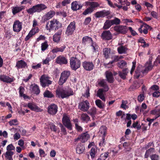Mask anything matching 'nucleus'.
I'll return each mask as SVG.
<instances>
[{"label":"nucleus","instance_id":"obj_29","mask_svg":"<svg viewBox=\"0 0 160 160\" xmlns=\"http://www.w3.org/2000/svg\"><path fill=\"white\" fill-rule=\"evenodd\" d=\"M26 63L23 61L21 60L18 61L17 62L16 67L18 68H24L26 66Z\"/></svg>","mask_w":160,"mask_h":160},{"label":"nucleus","instance_id":"obj_8","mask_svg":"<svg viewBox=\"0 0 160 160\" xmlns=\"http://www.w3.org/2000/svg\"><path fill=\"white\" fill-rule=\"evenodd\" d=\"M76 29V24L74 22H71L68 26L66 31L65 33L68 35H72Z\"/></svg>","mask_w":160,"mask_h":160},{"label":"nucleus","instance_id":"obj_1","mask_svg":"<svg viewBox=\"0 0 160 160\" xmlns=\"http://www.w3.org/2000/svg\"><path fill=\"white\" fill-rule=\"evenodd\" d=\"M152 68V62L149 61L147 62L145 65V68L142 71H141L140 68L138 67L137 68L136 70L135 71L134 77L135 78H138L139 77L141 76L142 77L143 74L146 73L149 70H151Z\"/></svg>","mask_w":160,"mask_h":160},{"label":"nucleus","instance_id":"obj_14","mask_svg":"<svg viewBox=\"0 0 160 160\" xmlns=\"http://www.w3.org/2000/svg\"><path fill=\"white\" fill-rule=\"evenodd\" d=\"M27 106L31 110L34 111L39 112H42V110L39 108L35 103L33 102H29L27 104Z\"/></svg>","mask_w":160,"mask_h":160},{"label":"nucleus","instance_id":"obj_62","mask_svg":"<svg viewBox=\"0 0 160 160\" xmlns=\"http://www.w3.org/2000/svg\"><path fill=\"white\" fill-rule=\"evenodd\" d=\"M83 96L86 98H88L90 96L89 90L88 88L86 90L85 93L83 94Z\"/></svg>","mask_w":160,"mask_h":160},{"label":"nucleus","instance_id":"obj_55","mask_svg":"<svg viewBox=\"0 0 160 160\" xmlns=\"http://www.w3.org/2000/svg\"><path fill=\"white\" fill-rule=\"evenodd\" d=\"M71 0H64L62 2V6H65L70 3Z\"/></svg>","mask_w":160,"mask_h":160},{"label":"nucleus","instance_id":"obj_45","mask_svg":"<svg viewBox=\"0 0 160 160\" xmlns=\"http://www.w3.org/2000/svg\"><path fill=\"white\" fill-rule=\"evenodd\" d=\"M154 151L153 148H150L147 151H146L145 154V158H147L148 157L149 155L151 154L152 152H153Z\"/></svg>","mask_w":160,"mask_h":160},{"label":"nucleus","instance_id":"obj_20","mask_svg":"<svg viewBox=\"0 0 160 160\" xmlns=\"http://www.w3.org/2000/svg\"><path fill=\"white\" fill-rule=\"evenodd\" d=\"M99 150L96 147H92L90 151V154L92 158H93L96 156L98 155Z\"/></svg>","mask_w":160,"mask_h":160},{"label":"nucleus","instance_id":"obj_33","mask_svg":"<svg viewBox=\"0 0 160 160\" xmlns=\"http://www.w3.org/2000/svg\"><path fill=\"white\" fill-rule=\"evenodd\" d=\"M85 149V147L83 145H78L76 148V151L77 153H82Z\"/></svg>","mask_w":160,"mask_h":160},{"label":"nucleus","instance_id":"obj_46","mask_svg":"<svg viewBox=\"0 0 160 160\" xmlns=\"http://www.w3.org/2000/svg\"><path fill=\"white\" fill-rule=\"evenodd\" d=\"M93 9L90 7L86 9L84 12H83V14L84 15H86L89 13H91L93 12Z\"/></svg>","mask_w":160,"mask_h":160},{"label":"nucleus","instance_id":"obj_54","mask_svg":"<svg viewBox=\"0 0 160 160\" xmlns=\"http://www.w3.org/2000/svg\"><path fill=\"white\" fill-rule=\"evenodd\" d=\"M50 61V59L49 57H47L45 59H43L42 61L43 64H48L49 65V62Z\"/></svg>","mask_w":160,"mask_h":160},{"label":"nucleus","instance_id":"obj_49","mask_svg":"<svg viewBox=\"0 0 160 160\" xmlns=\"http://www.w3.org/2000/svg\"><path fill=\"white\" fill-rule=\"evenodd\" d=\"M91 44L92 47L93 48L94 52L98 51V47L96 43L92 42Z\"/></svg>","mask_w":160,"mask_h":160},{"label":"nucleus","instance_id":"obj_52","mask_svg":"<svg viewBox=\"0 0 160 160\" xmlns=\"http://www.w3.org/2000/svg\"><path fill=\"white\" fill-rule=\"evenodd\" d=\"M99 6V4L97 2H91L90 7L94 10V8L98 7Z\"/></svg>","mask_w":160,"mask_h":160},{"label":"nucleus","instance_id":"obj_5","mask_svg":"<svg viewBox=\"0 0 160 160\" xmlns=\"http://www.w3.org/2000/svg\"><path fill=\"white\" fill-rule=\"evenodd\" d=\"M70 65L71 68L73 70H76L80 67L81 62L78 58L73 57L70 58Z\"/></svg>","mask_w":160,"mask_h":160},{"label":"nucleus","instance_id":"obj_37","mask_svg":"<svg viewBox=\"0 0 160 160\" xmlns=\"http://www.w3.org/2000/svg\"><path fill=\"white\" fill-rule=\"evenodd\" d=\"M103 54L105 57L106 58H108L111 54L110 49V48H106L103 50Z\"/></svg>","mask_w":160,"mask_h":160},{"label":"nucleus","instance_id":"obj_51","mask_svg":"<svg viewBox=\"0 0 160 160\" xmlns=\"http://www.w3.org/2000/svg\"><path fill=\"white\" fill-rule=\"evenodd\" d=\"M48 47V45L47 42L42 43L41 44V50L42 51H44L47 49Z\"/></svg>","mask_w":160,"mask_h":160},{"label":"nucleus","instance_id":"obj_15","mask_svg":"<svg viewBox=\"0 0 160 160\" xmlns=\"http://www.w3.org/2000/svg\"><path fill=\"white\" fill-rule=\"evenodd\" d=\"M58 111V107L55 104H52L48 108V112L52 115L55 114Z\"/></svg>","mask_w":160,"mask_h":160},{"label":"nucleus","instance_id":"obj_50","mask_svg":"<svg viewBox=\"0 0 160 160\" xmlns=\"http://www.w3.org/2000/svg\"><path fill=\"white\" fill-rule=\"evenodd\" d=\"M6 15L5 11H1L0 12V21H2V20L4 19Z\"/></svg>","mask_w":160,"mask_h":160},{"label":"nucleus","instance_id":"obj_17","mask_svg":"<svg viewBox=\"0 0 160 160\" xmlns=\"http://www.w3.org/2000/svg\"><path fill=\"white\" fill-rule=\"evenodd\" d=\"M102 38L105 40H109L112 38V34L109 31H105L102 33Z\"/></svg>","mask_w":160,"mask_h":160},{"label":"nucleus","instance_id":"obj_25","mask_svg":"<svg viewBox=\"0 0 160 160\" xmlns=\"http://www.w3.org/2000/svg\"><path fill=\"white\" fill-rule=\"evenodd\" d=\"M82 6L78 4V2L75 1L71 3V9L73 11H76L81 8Z\"/></svg>","mask_w":160,"mask_h":160},{"label":"nucleus","instance_id":"obj_47","mask_svg":"<svg viewBox=\"0 0 160 160\" xmlns=\"http://www.w3.org/2000/svg\"><path fill=\"white\" fill-rule=\"evenodd\" d=\"M108 154L109 153L108 152H106L102 154L100 157V159H101L102 160H105L108 158Z\"/></svg>","mask_w":160,"mask_h":160},{"label":"nucleus","instance_id":"obj_18","mask_svg":"<svg viewBox=\"0 0 160 160\" xmlns=\"http://www.w3.org/2000/svg\"><path fill=\"white\" fill-rule=\"evenodd\" d=\"M55 14V12L53 11L50 10L42 17V19L44 21L49 20L52 18Z\"/></svg>","mask_w":160,"mask_h":160},{"label":"nucleus","instance_id":"obj_44","mask_svg":"<svg viewBox=\"0 0 160 160\" xmlns=\"http://www.w3.org/2000/svg\"><path fill=\"white\" fill-rule=\"evenodd\" d=\"M96 109L95 108H91L88 112V113L92 116V118L96 114Z\"/></svg>","mask_w":160,"mask_h":160},{"label":"nucleus","instance_id":"obj_6","mask_svg":"<svg viewBox=\"0 0 160 160\" xmlns=\"http://www.w3.org/2000/svg\"><path fill=\"white\" fill-rule=\"evenodd\" d=\"M70 75V72L68 71H64L61 74L58 83L59 85H62L66 82Z\"/></svg>","mask_w":160,"mask_h":160},{"label":"nucleus","instance_id":"obj_41","mask_svg":"<svg viewBox=\"0 0 160 160\" xmlns=\"http://www.w3.org/2000/svg\"><path fill=\"white\" fill-rule=\"evenodd\" d=\"M110 22L112 25L113 24L118 25L120 23L121 21L119 18H115L114 19L111 20Z\"/></svg>","mask_w":160,"mask_h":160},{"label":"nucleus","instance_id":"obj_48","mask_svg":"<svg viewBox=\"0 0 160 160\" xmlns=\"http://www.w3.org/2000/svg\"><path fill=\"white\" fill-rule=\"evenodd\" d=\"M126 62L125 61L122 60L118 63V65L119 67L122 68L126 66Z\"/></svg>","mask_w":160,"mask_h":160},{"label":"nucleus","instance_id":"obj_35","mask_svg":"<svg viewBox=\"0 0 160 160\" xmlns=\"http://www.w3.org/2000/svg\"><path fill=\"white\" fill-rule=\"evenodd\" d=\"M107 128L105 126H102L100 128L99 132L102 137H105L107 133Z\"/></svg>","mask_w":160,"mask_h":160},{"label":"nucleus","instance_id":"obj_63","mask_svg":"<svg viewBox=\"0 0 160 160\" xmlns=\"http://www.w3.org/2000/svg\"><path fill=\"white\" fill-rule=\"evenodd\" d=\"M152 95L154 97H158L160 96V92L159 91H155L153 92Z\"/></svg>","mask_w":160,"mask_h":160},{"label":"nucleus","instance_id":"obj_53","mask_svg":"<svg viewBox=\"0 0 160 160\" xmlns=\"http://www.w3.org/2000/svg\"><path fill=\"white\" fill-rule=\"evenodd\" d=\"M9 124L10 126L16 125L18 124V121L17 119H13L9 122Z\"/></svg>","mask_w":160,"mask_h":160},{"label":"nucleus","instance_id":"obj_31","mask_svg":"<svg viewBox=\"0 0 160 160\" xmlns=\"http://www.w3.org/2000/svg\"><path fill=\"white\" fill-rule=\"evenodd\" d=\"M30 88L32 89V91L35 94H38L40 92V90L38 86L36 84L31 85Z\"/></svg>","mask_w":160,"mask_h":160},{"label":"nucleus","instance_id":"obj_23","mask_svg":"<svg viewBox=\"0 0 160 160\" xmlns=\"http://www.w3.org/2000/svg\"><path fill=\"white\" fill-rule=\"evenodd\" d=\"M0 80L3 82L10 83L13 81V78H10L8 76L5 75H1L0 76Z\"/></svg>","mask_w":160,"mask_h":160},{"label":"nucleus","instance_id":"obj_32","mask_svg":"<svg viewBox=\"0 0 160 160\" xmlns=\"http://www.w3.org/2000/svg\"><path fill=\"white\" fill-rule=\"evenodd\" d=\"M151 114L154 115L155 117V119H156L160 116V109H156L152 110Z\"/></svg>","mask_w":160,"mask_h":160},{"label":"nucleus","instance_id":"obj_16","mask_svg":"<svg viewBox=\"0 0 160 160\" xmlns=\"http://www.w3.org/2000/svg\"><path fill=\"white\" fill-rule=\"evenodd\" d=\"M56 62L60 65L65 64L67 63L68 60L66 58L60 55L57 58Z\"/></svg>","mask_w":160,"mask_h":160},{"label":"nucleus","instance_id":"obj_58","mask_svg":"<svg viewBox=\"0 0 160 160\" xmlns=\"http://www.w3.org/2000/svg\"><path fill=\"white\" fill-rule=\"evenodd\" d=\"M24 91V89L23 87L20 86L19 88V93L20 96L22 97L23 94V92Z\"/></svg>","mask_w":160,"mask_h":160},{"label":"nucleus","instance_id":"obj_24","mask_svg":"<svg viewBox=\"0 0 160 160\" xmlns=\"http://www.w3.org/2000/svg\"><path fill=\"white\" fill-rule=\"evenodd\" d=\"M108 14V12L103 10L96 12L95 15L96 18H99L107 16Z\"/></svg>","mask_w":160,"mask_h":160},{"label":"nucleus","instance_id":"obj_40","mask_svg":"<svg viewBox=\"0 0 160 160\" xmlns=\"http://www.w3.org/2000/svg\"><path fill=\"white\" fill-rule=\"evenodd\" d=\"M81 119L82 120L87 122L90 120V118L86 114L83 113L81 116Z\"/></svg>","mask_w":160,"mask_h":160},{"label":"nucleus","instance_id":"obj_26","mask_svg":"<svg viewBox=\"0 0 160 160\" xmlns=\"http://www.w3.org/2000/svg\"><path fill=\"white\" fill-rule=\"evenodd\" d=\"M82 42L84 44H91L92 42V38L87 36L84 37L82 39Z\"/></svg>","mask_w":160,"mask_h":160},{"label":"nucleus","instance_id":"obj_21","mask_svg":"<svg viewBox=\"0 0 160 160\" xmlns=\"http://www.w3.org/2000/svg\"><path fill=\"white\" fill-rule=\"evenodd\" d=\"M105 92L104 91L103 89H99L97 91V96L99 97L102 100L105 101Z\"/></svg>","mask_w":160,"mask_h":160},{"label":"nucleus","instance_id":"obj_7","mask_svg":"<svg viewBox=\"0 0 160 160\" xmlns=\"http://www.w3.org/2000/svg\"><path fill=\"white\" fill-rule=\"evenodd\" d=\"M49 78L48 76L46 75H43L40 78V82L41 86L45 87L46 86L52 83V82L49 79Z\"/></svg>","mask_w":160,"mask_h":160},{"label":"nucleus","instance_id":"obj_64","mask_svg":"<svg viewBox=\"0 0 160 160\" xmlns=\"http://www.w3.org/2000/svg\"><path fill=\"white\" fill-rule=\"evenodd\" d=\"M13 138L15 140H17L20 138V135L19 133H16L14 134Z\"/></svg>","mask_w":160,"mask_h":160},{"label":"nucleus","instance_id":"obj_3","mask_svg":"<svg viewBox=\"0 0 160 160\" xmlns=\"http://www.w3.org/2000/svg\"><path fill=\"white\" fill-rule=\"evenodd\" d=\"M56 93L57 97H61L62 98L73 94V91L70 88H68L67 90H64L62 88H58L57 89Z\"/></svg>","mask_w":160,"mask_h":160},{"label":"nucleus","instance_id":"obj_10","mask_svg":"<svg viewBox=\"0 0 160 160\" xmlns=\"http://www.w3.org/2000/svg\"><path fill=\"white\" fill-rule=\"evenodd\" d=\"M82 65L84 69L87 71H90L94 68V65L92 62L84 61L82 63Z\"/></svg>","mask_w":160,"mask_h":160},{"label":"nucleus","instance_id":"obj_34","mask_svg":"<svg viewBox=\"0 0 160 160\" xmlns=\"http://www.w3.org/2000/svg\"><path fill=\"white\" fill-rule=\"evenodd\" d=\"M129 72L127 69H125L122 70V72H119V76L123 79L126 78V76Z\"/></svg>","mask_w":160,"mask_h":160},{"label":"nucleus","instance_id":"obj_39","mask_svg":"<svg viewBox=\"0 0 160 160\" xmlns=\"http://www.w3.org/2000/svg\"><path fill=\"white\" fill-rule=\"evenodd\" d=\"M13 154V152L12 151H7L6 152L5 157L6 158L9 160H12V155Z\"/></svg>","mask_w":160,"mask_h":160},{"label":"nucleus","instance_id":"obj_22","mask_svg":"<svg viewBox=\"0 0 160 160\" xmlns=\"http://www.w3.org/2000/svg\"><path fill=\"white\" fill-rule=\"evenodd\" d=\"M62 30H59L58 32L55 34L53 37V40L54 42H58L60 40V36L62 34Z\"/></svg>","mask_w":160,"mask_h":160},{"label":"nucleus","instance_id":"obj_12","mask_svg":"<svg viewBox=\"0 0 160 160\" xmlns=\"http://www.w3.org/2000/svg\"><path fill=\"white\" fill-rule=\"evenodd\" d=\"M114 29L116 32L123 34L126 33L128 31L127 27L126 26L123 25L115 26L114 27Z\"/></svg>","mask_w":160,"mask_h":160},{"label":"nucleus","instance_id":"obj_27","mask_svg":"<svg viewBox=\"0 0 160 160\" xmlns=\"http://www.w3.org/2000/svg\"><path fill=\"white\" fill-rule=\"evenodd\" d=\"M106 77L108 82L112 83L113 81V78L112 73L109 71L106 72Z\"/></svg>","mask_w":160,"mask_h":160},{"label":"nucleus","instance_id":"obj_13","mask_svg":"<svg viewBox=\"0 0 160 160\" xmlns=\"http://www.w3.org/2000/svg\"><path fill=\"white\" fill-rule=\"evenodd\" d=\"M22 23L19 20L15 21L13 25V31L16 32H19L22 29Z\"/></svg>","mask_w":160,"mask_h":160},{"label":"nucleus","instance_id":"obj_9","mask_svg":"<svg viewBox=\"0 0 160 160\" xmlns=\"http://www.w3.org/2000/svg\"><path fill=\"white\" fill-rule=\"evenodd\" d=\"M90 104L87 100L80 102L78 105V108L83 112L87 111L89 108Z\"/></svg>","mask_w":160,"mask_h":160},{"label":"nucleus","instance_id":"obj_30","mask_svg":"<svg viewBox=\"0 0 160 160\" xmlns=\"http://www.w3.org/2000/svg\"><path fill=\"white\" fill-rule=\"evenodd\" d=\"M81 138V141L84 142L87 141L89 138V135L87 133H82L80 136Z\"/></svg>","mask_w":160,"mask_h":160},{"label":"nucleus","instance_id":"obj_19","mask_svg":"<svg viewBox=\"0 0 160 160\" xmlns=\"http://www.w3.org/2000/svg\"><path fill=\"white\" fill-rule=\"evenodd\" d=\"M150 27V26L144 23L141 25L140 27L138 28V31L141 33H142L143 32L145 34H146L148 33V30Z\"/></svg>","mask_w":160,"mask_h":160},{"label":"nucleus","instance_id":"obj_43","mask_svg":"<svg viewBox=\"0 0 160 160\" xmlns=\"http://www.w3.org/2000/svg\"><path fill=\"white\" fill-rule=\"evenodd\" d=\"M112 25L110 21H107L104 23L103 28L105 29H107L109 28Z\"/></svg>","mask_w":160,"mask_h":160},{"label":"nucleus","instance_id":"obj_36","mask_svg":"<svg viewBox=\"0 0 160 160\" xmlns=\"http://www.w3.org/2000/svg\"><path fill=\"white\" fill-rule=\"evenodd\" d=\"M118 52L120 54L126 53H127L128 49L124 46H121L118 48Z\"/></svg>","mask_w":160,"mask_h":160},{"label":"nucleus","instance_id":"obj_2","mask_svg":"<svg viewBox=\"0 0 160 160\" xmlns=\"http://www.w3.org/2000/svg\"><path fill=\"white\" fill-rule=\"evenodd\" d=\"M61 27V23L54 19L48 22L46 26L47 29L49 32L53 30H56Z\"/></svg>","mask_w":160,"mask_h":160},{"label":"nucleus","instance_id":"obj_4","mask_svg":"<svg viewBox=\"0 0 160 160\" xmlns=\"http://www.w3.org/2000/svg\"><path fill=\"white\" fill-rule=\"evenodd\" d=\"M47 8V7L43 4H38L27 10V11L29 14H32L36 12H40Z\"/></svg>","mask_w":160,"mask_h":160},{"label":"nucleus","instance_id":"obj_57","mask_svg":"<svg viewBox=\"0 0 160 160\" xmlns=\"http://www.w3.org/2000/svg\"><path fill=\"white\" fill-rule=\"evenodd\" d=\"M14 149V147L12 144H10L8 145L7 147V150L8 151H9Z\"/></svg>","mask_w":160,"mask_h":160},{"label":"nucleus","instance_id":"obj_11","mask_svg":"<svg viewBox=\"0 0 160 160\" xmlns=\"http://www.w3.org/2000/svg\"><path fill=\"white\" fill-rule=\"evenodd\" d=\"M63 125L68 129L71 130L72 127L69 118L66 115H64L62 118Z\"/></svg>","mask_w":160,"mask_h":160},{"label":"nucleus","instance_id":"obj_59","mask_svg":"<svg viewBox=\"0 0 160 160\" xmlns=\"http://www.w3.org/2000/svg\"><path fill=\"white\" fill-rule=\"evenodd\" d=\"M32 0H23L21 2V4H26L28 3L31 5L32 3Z\"/></svg>","mask_w":160,"mask_h":160},{"label":"nucleus","instance_id":"obj_61","mask_svg":"<svg viewBox=\"0 0 160 160\" xmlns=\"http://www.w3.org/2000/svg\"><path fill=\"white\" fill-rule=\"evenodd\" d=\"M151 15L154 18L157 19L158 18V13L155 11H152L151 12Z\"/></svg>","mask_w":160,"mask_h":160},{"label":"nucleus","instance_id":"obj_60","mask_svg":"<svg viewBox=\"0 0 160 160\" xmlns=\"http://www.w3.org/2000/svg\"><path fill=\"white\" fill-rule=\"evenodd\" d=\"M132 66L131 70L130 73L131 74H132L133 72L135 69L136 67V62L135 61H133L132 62Z\"/></svg>","mask_w":160,"mask_h":160},{"label":"nucleus","instance_id":"obj_28","mask_svg":"<svg viewBox=\"0 0 160 160\" xmlns=\"http://www.w3.org/2000/svg\"><path fill=\"white\" fill-rule=\"evenodd\" d=\"M24 7L23 6L20 7H13L12 9V12L13 14L15 15L17 13L24 9Z\"/></svg>","mask_w":160,"mask_h":160},{"label":"nucleus","instance_id":"obj_56","mask_svg":"<svg viewBox=\"0 0 160 160\" xmlns=\"http://www.w3.org/2000/svg\"><path fill=\"white\" fill-rule=\"evenodd\" d=\"M151 158L152 160H159V156L157 154H153L151 156Z\"/></svg>","mask_w":160,"mask_h":160},{"label":"nucleus","instance_id":"obj_38","mask_svg":"<svg viewBox=\"0 0 160 160\" xmlns=\"http://www.w3.org/2000/svg\"><path fill=\"white\" fill-rule=\"evenodd\" d=\"M96 105L100 108H103L104 107V105L100 99H97L95 101Z\"/></svg>","mask_w":160,"mask_h":160},{"label":"nucleus","instance_id":"obj_42","mask_svg":"<svg viewBox=\"0 0 160 160\" xmlns=\"http://www.w3.org/2000/svg\"><path fill=\"white\" fill-rule=\"evenodd\" d=\"M43 95L44 97L48 98H51L53 97V94L48 91H46L45 92Z\"/></svg>","mask_w":160,"mask_h":160}]
</instances>
